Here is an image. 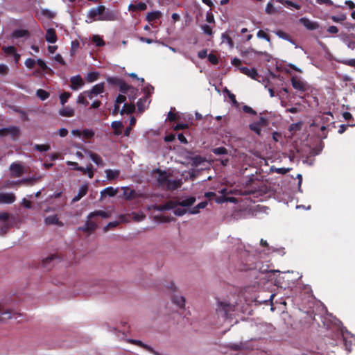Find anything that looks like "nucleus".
<instances>
[{
	"instance_id": "2eb2a0df",
	"label": "nucleus",
	"mask_w": 355,
	"mask_h": 355,
	"mask_svg": "<svg viewBox=\"0 0 355 355\" xmlns=\"http://www.w3.org/2000/svg\"><path fill=\"white\" fill-rule=\"evenodd\" d=\"M46 41L49 43L54 44L57 42V35L55 29L49 28L46 30L45 35Z\"/></svg>"
},
{
	"instance_id": "6e6552de",
	"label": "nucleus",
	"mask_w": 355,
	"mask_h": 355,
	"mask_svg": "<svg viewBox=\"0 0 355 355\" xmlns=\"http://www.w3.org/2000/svg\"><path fill=\"white\" fill-rule=\"evenodd\" d=\"M97 223L94 220V217H89V214L87 216V220L83 227H79L80 230L85 231L89 233L92 232L97 228Z\"/></svg>"
},
{
	"instance_id": "37998d69",
	"label": "nucleus",
	"mask_w": 355,
	"mask_h": 355,
	"mask_svg": "<svg viewBox=\"0 0 355 355\" xmlns=\"http://www.w3.org/2000/svg\"><path fill=\"white\" fill-rule=\"evenodd\" d=\"M289 170H290L289 168H276L275 166L270 167V171L276 172L277 173H279V174H285L288 171H289Z\"/></svg>"
},
{
	"instance_id": "473e14b6",
	"label": "nucleus",
	"mask_w": 355,
	"mask_h": 355,
	"mask_svg": "<svg viewBox=\"0 0 355 355\" xmlns=\"http://www.w3.org/2000/svg\"><path fill=\"white\" fill-rule=\"evenodd\" d=\"M256 348L252 340L242 342V350L250 351Z\"/></svg>"
},
{
	"instance_id": "3c124183",
	"label": "nucleus",
	"mask_w": 355,
	"mask_h": 355,
	"mask_svg": "<svg viewBox=\"0 0 355 355\" xmlns=\"http://www.w3.org/2000/svg\"><path fill=\"white\" fill-rule=\"evenodd\" d=\"M119 224V223L118 221H113V222H110L107 225H105L104 227H103V231L105 232L109 231V230L110 228H114L116 226H118Z\"/></svg>"
},
{
	"instance_id": "680f3d73",
	"label": "nucleus",
	"mask_w": 355,
	"mask_h": 355,
	"mask_svg": "<svg viewBox=\"0 0 355 355\" xmlns=\"http://www.w3.org/2000/svg\"><path fill=\"white\" fill-rule=\"evenodd\" d=\"M83 173L87 175V176L89 178H92L93 176H94V171H93L92 167V166H87L85 168V171H84Z\"/></svg>"
},
{
	"instance_id": "ddd939ff",
	"label": "nucleus",
	"mask_w": 355,
	"mask_h": 355,
	"mask_svg": "<svg viewBox=\"0 0 355 355\" xmlns=\"http://www.w3.org/2000/svg\"><path fill=\"white\" fill-rule=\"evenodd\" d=\"M239 70L243 74L248 76L252 79H257L258 76V72L255 68H248L246 67H239Z\"/></svg>"
},
{
	"instance_id": "13d9d810",
	"label": "nucleus",
	"mask_w": 355,
	"mask_h": 355,
	"mask_svg": "<svg viewBox=\"0 0 355 355\" xmlns=\"http://www.w3.org/2000/svg\"><path fill=\"white\" fill-rule=\"evenodd\" d=\"M260 244L261 246L266 248V249L263 250V253L266 254L270 252V248L266 240L261 239Z\"/></svg>"
},
{
	"instance_id": "6ab92c4d",
	"label": "nucleus",
	"mask_w": 355,
	"mask_h": 355,
	"mask_svg": "<svg viewBox=\"0 0 355 355\" xmlns=\"http://www.w3.org/2000/svg\"><path fill=\"white\" fill-rule=\"evenodd\" d=\"M117 193V189H114L112 187H108L101 191V199L106 197H113Z\"/></svg>"
},
{
	"instance_id": "bb28decb",
	"label": "nucleus",
	"mask_w": 355,
	"mask_h": 355,
	"mask_svg": "<svg viewBox=\"0 0 355 355\" xmlns=\"http://www.w3.org/2000/svg\"><path fill=\"white\" fill-rule=\"evenodd\" d=\"M101 216L103 218H107L110 216V214L103 210H97L89 214V217Z\"/></svg>"
},
{
	"instance_id": "864d4df0",
	"label": "nucleus",
	"mask_w": 355,
	"mask_h": 355,
	"mask_svg": "<svg viewBox=\"0 0 355 355\" xmlns=\"http://www.w3.org/2000/svg\"><path fill=\"white\" fill-rule=\"evenodd\" d=\"M261 127H266L268 125V122L266 118L261 116L258 121H256Z\"/></svg>"
},
{
	"instance_id": "6e6d98bb",
	"label": "nucleus",
	"mask_w": 355,
	"mask_h": 355,
	"mask_svg": "<svg viewBox=\"0 0 355 355\" xmlns=\"http://www.w3.org/2000/svg\"><path fill=\"white\" fill-rule=\"evenodd\" d=\"M53 59H54V60L55 62H58V63H60V64H61L62 65H65L66 64V62L64 60L62 56L60 54H59V53L56 54L54 56Z\"/></svg>"
},
{
	"instance_id": "f704fd0d",
	"label": "nucleus",
	"mask_w": 355,
	"mask_h": 355,
	"mask_svg": "<svg viewBox=\"0 0 355 355\" xmlns=\"http://www.w3.org/2000/svg\"><path fill=\"white\" fill-rule=\"evenodd\" d=\"M249 128L250 129L253 131L254 132H255L257 135H261V128L262 127H261L259 124H257V123L255 122H253L252 123H250L249 125Z\"/></svg>"
},
{
	"instance_id": "c9c22d12",
	"label": "nucleus",
	"mask_w": 355,
	"mask_h": 355,
	"mask_svg": "<svg viewBox=\"0 0 355 355\" xmlns=\"http://www.w3.org/2000/svg\"><path fill=\"white\" fill-rule=\"evenodd\" d=\"M37 96L44 101L49 96V94L44 89H39L36 92Z\"/></svg>"
},
{
	"instance_id": "4c0bfd02",
	"label": "nucleus",
	"mask_w": 355,
	"mask_h": 355,
	"mask_svg": "<svg viewBox=\"0 0 355 355\" xmlns=\"http://www.w3.org/2000/svg\"><path fill=\"white\" fill-rule=\"evenodd\" d=\"M98 72H89L87 73L86 79L88 82L92 83L96 81L98 79Z\"/></svg>"
},
{
	"instance_id": "a878e982",
	"label": "nucleus",
	"mask_w": 355,
	"mask_h": 355,
	"mask_svg": "<svg viewBox=\"0 0 355 355\" xmlns=\"http://www.w3.org/2000/svg\"><path fill=\"white\" fill-rule=\"evenodd\" d=\"M128 342H129L130 343H132V344H135L141 347H143L148 352H153V348L150 345H148L142 343L141 340H135V339H129V340H128Z\"/></svg>"
},
{
	"instance_id": "052dcab7",
	"label": "nucleus",
	"mask_w": 355,
	"mask_h": 355,
	"mask_svg": "<svg viewBox=\"0 0 355 355\" xmlns=\"http://www.w3.org/2000/svg\"><path fill=\"white\" fill-rule=\"evenodd\" d=\"M8 67L4 64H0V74L6 75L8 72Z\"/></svg>"
},
{
	"instance_id": "49530a36",
	"label": "nucleus",
	"mask_w": 355,
	"mask_h": 355,
	"mask_svg": "<svg viewBox=\"0 0 355 355\" xmlns=\"http://www.w3.org/2000/svg\"><path fill=\"white\" fill-rule=\"evenodd\" d=\"M71 94L69 92H64L60 95V100L62 105H64L69 98L70 97Z\"/></svg>"
},
{
	"instance_id": "58836bf2",
	"label": "nucleus",
	"mask_w": 355,
	"mask_h": 355,
	"mask_svg": "<svg viewBox=\"0 0 355 355\" xmlns=\"http://www.w3.org/2000/svg\"><path fill=\"white\" fill-rule=\"evenodd\" d=\"M275 34H276L279 37H280V38H282V39H284V40H288V41H289L291 43H292L293 44H295L294 42H293L292 40H291V39L289 38L288 35L286 33H284V32H283V31H276V32H275Z\"/></svg>"
},
{
	"instance_id": "393cba45",
	"label": "nucleus",
	"mask_w": 355,
	"mask_h": 355,
	"mask_svg": "<svg viewBox=\"0 0 355 355\" xmlns=\"http://www.w3.org/2000/svg\"><path fill=\"white\" fill-rule=\"evenodd\" d=\"M128 342H129L130 343H132V344H135L141 347H143L148 352H153V348L150 345H148L142 343L141 340H135V339H129V340H128Z\"/></svg>"
},
{
	"instance_id": "f257e3e1",
	"label": "nucleus",
	"mask_w": 355,
	"mask_h": 355,
	"mask_svg": "<svg viewBox=\"0 0 355 355\" xmlns=\"http://www.w3.org/2000/svg\"><path fill=\"white\" fill-rule=\"evenodd\" d=\"M118 19V11L106 8L103 5H99L89 10L85 21L91 24L95 21H116Z\"/></svg>"
},
{
	"instance_id": "09e8293b",
	"label": "nucleus",
	"mask_w": 355,
	"mask_h": 355,
	"mask_svg": "<svg viewBox=\"0 0 355 355\" xmlns=\"http://www.w3.org/2000/svg\"><path fill=\"white\" fill-rule=\"evenodd\" d=\"M257 37H259L260 39L266 40L268 42H270L269 36L264 31H263L262 30H260V31H259L257 32Z\"/></svg>"
},
{
	"instance_id": "7c9ffc66",
	"label": "nucleus",
	"mask_w": 355,
	"mask_h": 355,
	"mask_svg": "<svg viewBox=\"0 0 355 355\" xmlns=\"http://www.w3.org/2000/svg\"><path fill=\"white\" fill-rule=\"evenodd\" d=\"M207 205V202H201L198 203L196 207L189 209L188 211L191 214H196L199 212L200 209H204Z\"/></svg>"
},
{
	"instance_id": "f3484780",
	"label": "nucleus",
	"mask_w": 355,
	"mask_h": 355,
	"mask_svg": "<svg viewBox=\"0 0 355 355\" xmlns=\"http://www.w3.org/2000/svg\"><path fill=\"white\" fill-rule=\"evenodd\" d=\"M13 318L12 313L8 309L4 308V306L0 303V321Z\"/></svg>"
},
{
	"instance_id": "dca6fc26",
	"label": "nucleus",
	"mask_w": 355,
	"mask_h": 355,
	"mask_svg": "<svg viewBox=\"0 0 355 355\" xmlns=\"http://www.w3.org/2000/svg\"><path fill=\"white\" fill-rule=\"evenodd\" d=\"M10 170L13 177H19L23 173V168L21 164L13 163L10 166Z\"/></svg>"
},
{
	"instance_id": "f8f14e48",
	"label": "nucleus",
	"mask_w": 355,
	"mask_h": 355,
	"mask_svg": "<svg viewBox=\"0 0 355 355\" xmlns=\"http://www.w3.org/2000/svg\"><path fill=\"white\" fill-rule=\"evenodd\" d=\"M70 81L71 83V89L73 90H77L84 85L83 80L80 75L72 76Z\"/></svg>"
},
{
	"instance_id": "a211bd4d",
	"label": "nucleus",
	"mask_w": 355,
	"mask_h": 355,
	"mask_svg": "<svg viewBox=\"0 0 355 355\" xmlns=\"http://www.w3.org/2000/svg\"><path fill=\"white\" fill-rule=\"evenodd\" d=\"M177 201L180 206L184 207L187 209L195 202L196 198L194 197H187L185 198L179 199Z\"/></svg>"
},
{
	"instance_id": "39448f33",
	"label": "nucleus",
	"mask_w": 355,
	"mask_h": 355,
	"mask_svg": "<svg viewBox=\"0 0 355 355\" xmlns=\"http://www.w3.org/2000/svg\"><path fill=\"white\" fill-rule=\"evenodd\" d=\"M291 84L295 89L301 92H304L309 89V85L306 81L295 76L291 78Z\"/></svg>"
},
{
	"instance_id": "79ce46f5",
	"label": "nucleus",
	"mask_w": 355,
	"mask_h": 355,
	"mask_svg": "<svg viewBox=\"0 0 355 355\" xmlns=\"http://www.w3.org/2000/svg\"><path fill=\"white\" fill-rule=\"evenodd\" d=\"M3 51L5 53L12 55H14L17 52L16 48L12 46H4L3 47Z\"/></svg>"
},
{
	"instance_id": "603ef678",
	"label": "nucleus",
	"mask_w": 355,
	"mask_h": 355,
	"mask_svg": "<svg viewBox=\"0 0 355 355\" xmlns=\"http://www.w3.org/2000/svg\"><path fill=\"white\" fill-rule=\"evenodd\" d=\"M42 14L49 19H52L55 17V13L53 11L47 9L42 10Z\"/></svg>"
},
{
	"instance_id": "c756f323",
	"label": "nucleus",
	"mask_w": 355,
	"mask_h": 355,
	"mask_svg": "<svg viewBox=\"0 0 355 355\" xmlns=\"http://www.w3.org/2000/svg\"><path fill=\"white\" fill-rule=\"evenodd\" d=\"M111 127L114 130V134L120 135L121 134V129L123 128L122 122L119 121H114L112 123Z\"/></svg>"
},
{
	"instance_id": "412c9836",
	"label": "nucleus",
	"mask_w": 355,
	"mask_h": 355,
	"mask_svg": "<svg viewBox=\"0 0 355 355\" xmlns=\"http://www.w3.org/2000/svg\"><path fill=\"white\" fill-rule=\"evenodd\" d=\"M342 334H343L345 348L348 352H350L352 342V340L348 341L347 338H349V336H352L347 329H345V331L343 329H342Z\"/></svg>"
},
{
	"instance_id": "c85d7f7f",
	"label": "nucleus",
	"mask_w": 355,
	"mask_h": 355,
	"mask_svg": "<svg viewBox=\"0 0 355 355\" xmlns=\"http://www.w3.org/2000/svg\"><path fill=\"white\" fill-rule=\"evenodd\" d=\"M89 157L97 165L99 166H103L104 165L103 160L102 158L97 154L89 153Z\"/></svg>"
},
{
	"instance_id": "4468645a",
	"label": "nucleus",
	"mask_w": 355,
	"mask_h": 355,
	"mask_svg": "<svg viewBox=\"0 0 355 355\" xmlns=\"http://www.w3.org/2000/svg\"><path fill=\"white\" fill-rule=\"evenodd\" d=\"M87 190H88V184H83L79 188L77 195H76L73 197V198L72 199V202H75L79 201L83 197H84L87 194Z\"/></svg>"
},
{
	"instance_id": "0e129e2a",
	"label": "nucleus",
	"mask_w": 355,
	"mask_h": 355,
	"mask_svg": "<svg viewBox=\"0 0 355 355\" xmlns=\"http://www.w3.org/2000/svg\"><path fill=\"white\" fill-rule=\"evenodd\" d=\"M284 5L285 6H292V7H294L296 9H300V5L297 4V3H295L291 1H288V0H285L284 2Z\"/></svg>"
},
{
	"instance_id": "69168bd1",
	"label": "nucleus",
	"mask_w": 355,
	"mask_h": 355,
	"mask_svg": "<svg viewBox=\"0 0 355 355\" xmlns=\"http://www.w3.org/2000/svg\"><path fill=\"white\" fill-rule=\"evenodd\" d=\"M208 60L211 63V64H216L218 63V58L217 57L214 55V54H209L208 55Z\"/></svg>"
},
{
	"instance_id": "c03bdc74",
	"label": "nucleus",
	"mask_w": 355,
	"mask_h": 355,
	"mask_svg": "<svg viewBox=\"0 0 355 355\" xmlns=\"http://www.w3.org/2000/svg\"><path fill=\"white\" fill-rule=\"evenodd\" d=\"M34 148L37 151H47L50 148V146L47 144H35Z\"/></svg>"
},
{
	"instance_id": "9d476101",
	"label": "nucleus",
	"mask_w": 355,
	"mask_h": 355,
	"mask_svg": "<svg viewBox=\"0 0 355 355\" xmlns=\"http://www.w3.org/2000/svg\"><path fill=\"white\" fill-rule=\"evenodd\" d=\"M300 24L305 26L308 30L313 31L318 29L319 25L318 22L310 20L306 17H302L299 19Z\"/></svg>"
},
{
	"instance_id": "7ed1b4c3",
	"label": "nucleus",
	"mask_w": 355,
	"mask_h": 355,
	"mask_svg": "<svg viewBox=\"0 0 355 355\" xmlns=\"http://www.w3.org/2000/svg\"><path fill=\"white\" fill-rule=\"evenodd\" d=\"M156 209L158 211L170 210L173 209V212L176 216H181L187 213V209L184 207L180 206L178 204V201H169L164 205H161L156 207Z\"/></svg>"
},
{
	"instance_id": "9b49d317",
	"label": "nucleus",
	"mask_w": 355,
	"mask_h": 355,
	"mask_svg": "<svg viewBox=\"0 0 355 355\" xmlns=\"http://www.w3.org/2000/svg\"><path fill=\"white\" fill-rule=\"evenodd\" d=\"M15 200L13 193L0 192V204H11Z\"/></svg>"
},
{
	"instance_id": "cd10ccee",
	"label": "nucleus",
	"mask_w": 355,
	"mask_h": 355,
	"mask_svg": "<svg viewBox=\"0 0 355 355\" xmlns=\"http://www.w3.org/2000/svg\"><path fill=\"white\" fill-rule=\"evenodd\" d=\"M173 302L180 308H184L185 306V298L181 295H175L173 297Z\"/></svg>"
},
{
	"instance_id": "4be33fe9",
	"label": "nucleus",
	"mask_w": 355,
	"mask_h": 355,
	"mask_svg": "<svg viewBox=\"0 0 355 355\" xmlns=\"http://www.w3.org/2000/svg\"><path fill=\"white\" fill-rule=\"evenodd\" d=\"M75 111L73 107L67 106L59 110V114L62 116L71 117L74 116Z\"/></svg>"
},
{
	"instance_id": "4d7b16f0",
	"label": "nucleus",
	"mask_w": 355,
	"mask_h": 355,
	"mask_svg": "<svg viewBox=\"0 0 355 355\" xmlns=\"http://www.w3.org/2000/svg\"><path fill=\"white\" fill-rule=\"evenodd\" d=\"M36 63L38 64V66L42 69V70H46L48 69V67L46 65V64L45 63V62L39 58L36 60Z\"/></svg>"
},
{
	"instance_id": "423d86ee",
	"label": "nucleus",
	"mask_w": 355,
	"mask_h": 355,
	"mask_svg": "<svg viewBox=\"0 0 355 355\" xmlns=\"http://www.w3.org/2000/svg\"><path fill=\"white\" fill-rule=\"evenodd\" d=\"M19 133V128L17 126H10L0 129V137L10 135L13 139H15Z\"/></svg>"
},
{
	"instance_id": "de8ad7c7",
	"label": "nucleus",
	"mask_w": 355,
	"mask_h": 355,
	"mask_svg": "<svg viewBox=\"0 0 355 355\" xmlns=\"http://www.w3.org/2000/svg\"><path fill=\"white\" fill-rule=\"evenodd\" d=\"M331 19L334 22H340L345 20L346 15L345 14H340L338 16L333 15L331 17Z\"/></svg>"
},
{
	"instance_id": "1a4fd4ad",
	"label": "nucleus",
	"mask_w": 355,
	"mask_h": 355,
	"mask_svg": "<svg viewBox=\"0 0 355 355\" xmlns=\"http://www.w3.org/2000/svg\"><path fill=\"white\" fill-rule=\"evenodd\" d=\"M104 92V83H98L95 85L91 90L85 91L84 94H87L90 99L93 97L103 93Z\"/></svg>"
},
{
	"instance_id": "774afa93",
	"label": "nucleus",
	"mask_w": 355,
	"mask_h": 355,
	"mask_svg": "<svg viewBox=\"0 0 355 355\" xmlns=\"http://www.w3.org/2000/svg\"><path fill=\"white\" fill-rule=\"evenodd\" d=\"M343 63L346 65L353 67L355 68V59H349L343 61Z\"/></svg>"
},
{
	"instance_id": "338daca9",
	"label": "nucleus",
	"mask_w": 355,
	"mask_h": 355,
	"mask_svg": "<svg viewBox=\"0 0 355 355\" xmlns=\"http://www.w3.org/2000/svg\"><path fill=\"white\" fill-rule=\"evenodd\" d=\"M243 110L244 112L249 113L251 114H256V112L251 107L248 105H244L243 107Z\"/></svg>"
},
{
	"instance_id": "b1692460",
	"label": "nucleus",
	"mask_w": 355,
	"mask_h": 355,
	"mask_svg": "<svg viewBox=\"0 0 355 355\" xmlns=\"http://www.w3.org/2000/svg\"><path fill=\"white\" fill-rule=\"evenodd\" d=\"M105 172L106 178L109 180L116 179L120 174V171L119 170L107 169Z\"/></svg>"
},
{
	"instance_id": "e2e57ef3",
	"label": "nucleus",
	"mask_w": 355,
	"mask_h": 355,
	"mask_svg": "<svg viewBox=\"0 0 355 355\" xmlns=\"http://www.w3.org/2000/svg\"><path fill=\"white\" fill-rule=\"evenodd\" d=\"M230 348L236 351L242 350V342L239 343L231 344L230 345Z\"/></svg>"
},
{
	"instance_id": "f03ea898",
	"label": "nucleus",
	"mask_w": 355,
	"mask_h": 355,
	"mask_svg": "<svg viewBox=\"0 0 355 355\" xmlns=\"http://www.w3.org/2000/svg\"><path fill=\"white\" fill-rule=\"evenodd\" d=\"M153 175L157 179L159 187L168 190H175L180 187L182 183L181 180L170 179L165 171L160 170L154 171Z\"/></svg>"
},
{
	"instance_id": "aec40b11",
	"label": "nucleus",
	"mask_w": 355,
	"mask_h": 355,
	"mask_svg": "<svg viewBox=\"0 0 355 355\" xmlns=\"http://www.w3.org/2000/svg\"><path fill=\"white\" fill-rule=\"evenodd\" d=\"M44 223L46 225H56L58 226H62L63 224L60 222L57 215L49 216L44 218Z\"/></svg>"
},
{
	"instance_id": "ea45409f",
	"label": "nucleus",
	"mask_w": 355,
	"mask_h": 355,
	"mask_svg": "<svg viewBox=\"0 0 355 355\" xmlns=\"http://www.w3.org/2000/svg\"><path fill=\"white\" fill-rule=\"evenodd\" d=\"M132 219L137 222L143 220L146 217L145 214L142 212H138V213L134 212V213H132Z\"/></svg>"
},
{
	"instance_id": "5701e85b",
	"label": "nucleus",
	"mask_w": 355,
	"mask_h": 355,
	"mask_svg": "<svg viewBox=\"0 0 355 355\" xmlns=\"http://www.w3.org/2000/svg\"><path fill=\"white\" fill-rule=\"evenodd\" d=\"M28 36H29V32L26 30H22V29L15 30L11 35V37L12 38H20V37H28Z\"/></svg>"
},
{
	"instance_id": "bf43d9fd",
	"label": "nucleus",
	"mask_w": 355,
	"mask_h": 355,
	"mask_svg": "<svg viewBox=\"0 0 355 355\" xmlns=\"http://www.w3.org/2000/svg\"><path fill=\"white\" fill-rule=\"evenodd\" d=\"M266 12L268 14H272L275 12V8L272 3L268 2L266 7Z\"/></svg>"
},
{
	"instance_id": "a19ab883",
	"label": "nucleus",
	"mask_w": 355,
	"mask_h": 355,
	"mask_svg": "<svg viewBox=\"0 0 355 355\" xmlns=\"http://www.w3.org/2000/svg\"><path fill=\"white\" fill-rule=\"evenodd\" d=\"M86 94L81 93L78 95L77 98V103L80 104H83L84 105H88V101L86 100Z\"/></svg>"
},
{
	"instance_id": "20e7f679",
	"label": "nucleus",
	"mask_w": 355,
	"mask_h": 355,
	"mask_svg": "<svg viewBox=\"0 0 355 355\" xmlns=\"http://www.w3.org/2000/svg\"><path fill=\"white\" fill-rule=\"evenodd\" d=\"M234 311V306L227 302H218L217 304L216 311L218 314L224 318H227L230 312Z\"/></svg>"
},
{
	"instance_id": "5fc2aeb1",
	"label": "nucleus",
	"mask_w": 355,
	"mask_h": 355,
	"mask_svg": "<svg viewBox=\"0 0 355 355\" xmlns=\"http://www.w3.org/2000/svg\"><path fill=\"white\" fill-rule=\"evenodd\" d=\"M201 28L205 34H207L208 35H211L212 31L211 27L207 24H204L201 26Z\"/></svg>"
},
{
	"instance_id": "2f4dec72",
	"label": "nucleus",
	"mask_w": 355,
	"mask_h": 355,
	"mask_svg": "<svg viewBox=\"0 0 355 355\" xmlns=\"http://www.w3.org/2000/svg\"><path fill=\"white\" fill-rule=\"evenodd\" d=\"M161 12L159 11H153L150 12L146 15V19L148 21H151L153 20H155L157 19H159L161 17Z\"/></svg>"
},
{
	"instance_id": "8fccbe9b",
	"label": "nucleus",
	"mask_w": 355,
	"mask_h": 355,
	"mask_svg": "<svg viewBox=\"0 0 355 355\" xmlns=\"http://www.w3.org/2000/svg\"><path fill=\"white\" fill-rule=\"evenodd\" d=\"M36 63V61L32 58H28L26 60L24 64L28 69H33Z\"/></svg>"
},
{
	"instance_id": "e433bc0d",
	"label": "nucleus",
	"mask_w": 355,
	"mask_h": 355,
	"mask_svg": "<svg viewBox=\"0 0 355 355\" xmlns=\"http://www.w3.org/2000/svg\"><path fill=\"white\" fill-rule=\"evenodd\" d=\"M94 135V132L91 129H85L82 132V138L85 139H90L93 137Z\"/></svg>"
},
{
	"instance_id": "72a5a7b5",
	"label": "nucleus",
	"mask_w": 355,
	"mask_h": 355,
	"mask_svg": "<svg viewBox=\"0 0 355 355\" xmlns=\"http://www.w3.org/2000/svg\"><path fill=\"white\" fill-rule=\"evenodd\" d=\"M92 40L96 44V46H103L105 45V42L103 38L98 35H94L92 37Z\"/></svg>"
},
{
	"instance_id": "0eeeda50",
	"label": "nucleus",
	"mask_w": 355,
	"mask_h": 355,
	"mask_svg": "<svg viewBox=\"0 0 355 355\" xmlns=\"http://www.w3.org/2000/svg\"><path fill=\"white\" fill-rule=\"evenodd\" d=\"M107 82L118 85L121 93L128 94L129 90L135 91V88L130 87L120 79L116 78H108Z\"/></svg>"
},
{
	"instance_id": "a18cd8bd",
	"label": "nucleus",
	"mask_w": 355,
	"mask_h": 355,
	"mask_svg": "<svg viewBox=\"0 0 355 355\" xmlns=\"http://www.w3.org/2000/svg\"><path fill=\"white\" fill-rule=\"evenodd\" d=\"M212 152L215 155H218L227 154V150L224 147H218V148H214L212 150Z\"/></svg>"
}]
</instances>
